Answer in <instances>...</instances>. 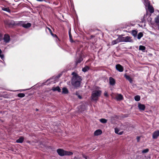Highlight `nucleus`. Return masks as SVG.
Masks as SVG:
<instances>
[{
	"label": "nucleus",
	"mask_w": 159,
	"mask_h": 159,
	"mask_svg": "<svg viewBox=\"0 0 159 159\" xmlns=\"http://www.w3.org/2000/svg\"><path fill=\"white\" fill-rule=\"evenodd\" d=\"M72 74L73 75L71 81L72 85L75 87H79L81 81V77L75 72L72 73Z\"/></svg>",
	"instance_id": "f257e3e1"
},
{
	"label": "nucleus",
	"mask_w": 159,
	"mask_h": 159,
	"mask_svg": "<svg viewBox=\"0 0 159 159\" xmlns=\"http://www.w3.org/2000/svg\"><path fill=\"white\" fill-rule=\"evenodd\" d=\"M101 93L102 92L99 88L96 90L93 91L91 96L92 99L96 101L98 100V98L100 96Z\"/></svg>",
	"instance_id": "f03ea898"
},
{
	"label": "nucleus",
	"mask_w": 159,
	"mask_h": 159,
	"mask_svg": "<svg viewBox=\"0 0 159 159\" xmlns=\"http://www.w3.org/2000/svg\"><path fill=\"white\" fill-rule=\"evenodd\" d=\"M58 154L60 156L65 155H71L73 154V153L70 152H68L64 151L61 149H58L57 150Z\"/></svg>",
	"instance_id": "7ed1b4c3"
},
{
	"label": "nucleus",
	"mask_w": 159,
	"mask_h": 159,
	"mask_svg": "<svg viewBox=\"0 0 159 159\" xmlns=\"http://www.w3.org/2000/svg\"><path fill=\"white\" fill-rule=\"evenodd\" d=\"M116 68L117 70L120 72H122L124 70L123 67L120 64L116 65Z\"/></svg>",
	"instance_id": "20e7f679"
},
{
	"label": "nucleus",
	"mask_w": 159,
	"mask_h": 159,
	"mask_svg": "<svg viewBox=\"0 0 159 159\" xmlns=\"http://www.w3.org/2000/svg\"><path fill=\"white\" fill-rule=\"evenodd\" d=\"M138 107L140 111H143L145 109V107L143 104L139 103Z\"/></svg>",
	"instance_id": "39448f33"
},
{
	"label": "nucleus",
	"mask_w": 159,
	"mask_h": 159,
	"mask_svg": "<svg viewBox=\"0 0 159 159\" xmlns=\"http://www.w3.org/2000/svg\"><path fill=\"white\" fill-rule=\"evenodd\" d=\"M116 99L117 101H120L123 99V96L120 94H117L116 96Z\"/></svg>",
	"instance_id": "423d86ee"
},
{
	"label": "nucleus",
	"mask_w": 159,
	"mask_h": 159,
	"mask_svg": "<svg viewBox=\"0 0 159 159\" xmlns=\"http://www.w3.org/2000/svg\"><path fill=\"white\" fill-rule=\"evenodd\" d=\"M159 136V130H157L153 133L152 135V138L153 139H156Z\"/></svg>",
	"instance_id": "0eeeda50"
},
{
	"label": "nucleus",
	"mask_w": 159,
	"mask_h": 159,
	"mask_svg": "<svg viewBox=\"0 0 159 159\" xmlns=\"http://www.w3.org/2000/svg\"><path fill=\"white\" fill-rule=\"evenodd\" d=\"M4 41L5 42L8 43L10 40V36L7 34H5L4 38Z\"/></svg>",
	"instance_id": "6e6552de"
},
{
	"label": "nucleus",
	"mask_w": 159,
	"mask_h": 159,
	"mask_svg": "<svg viewBox=\"0 0 159 159\" xmlns=\"http://www.w3.org/2000/svg\"><path fill=\"white\" fill-rule=\"evenodd\" d=\"M109 83L110 85H113L115 84V79L112 77L109 78Z\"/></svg>",
	"instance_id": "1a4fd4ad"
},
{
	"label": "nucleus",
	"mask_w": 159,
	"mask_h": 159,
	"mask_svg": "<svg viewBox=\"0 0 159 159\" xmlns=\"http://www.w3.org/2000/svg\"><path fill=\"white\" fill-rule=\"evenodd\" d=\"M22 26L25 28H28L31 26V24L30 23H27L22 24Z\"/></svg>",
	"instance_id": "9d476101"
},
{
	"label": "nucleus",
	"mask_w": 159,
	"mask_h": 159,
	"mask_svg": "<svg viewBox=\"0 0 159 159\" xmlns=\"http://www.w3.org/2000/svg\"><path fill=\"white\" fill-rule=\"evenodd\" d=\"M125 42H133V40L131 39V38L129 36H126L125 37Z\"/></svg>",
	"instance_id": "9b49d317"
},
{
	"label": "nucleus",
	"mask_w": 159,
	"mask_h": 159,
	"mask_svg": "<svg viewBox=\"0 0 159 159\" xmlns=\"http://www.w3.org/2000/svg\"><path fill=\"white\" fill-rule=\"evenodd\" d=\"M102 133V130L100 129H98L95 131L94 133L95 135L98 136L101 134Z\"/></svg>",
	"instance_id": "f8f14e48"
},
{
	"label": "nucleus",
	"mask_w": 159,
	"mask_h": 159,
	"mask_svg": "<svg viewBox=\"0 0 159 159\" xmlns=\"http://www.w3.org/2000/svg\"><path fill=\"white\" fill-rule=\"evenodd\" d=\"M24 140V138L23 137H20L18 139L16 140V142L17 143H21Z\"/></svg>",
	"instance_id": "ddd939ff"
},
{
	"label": "nucleus",
	"mask_w": 159,
	"mask_h": 159,
	"mask_svg": "<svg viewBox=\"0 0 159 159\" xmlns=\"http://www.w3.org/2000/svg\"><path fill=\"white\" fill-rule=\"evenodd\" d=\"M125 37H123L122 36H120L118 38V40L119 41V42H125Z\"/></svg>",
	"instance_id": "4468645a"
},
{
	"label": "nucleus",
	"mask_w": 159,
	"mask_h": 159,
	"mask_svg": "<svg viewBox=\"0 0 159 159\" xmlns=\"http://www.w3.org/2000/svg\"><path fill=\"white\" fill-rule=\"evenodd\" d=\"M52 89L54 91H57L58 92H60L61 90V89L58 86H57L56 87H53L52 88Z\"/></svg>",
	"instance_id": "2eb2a0df"
},
{
	"label": "nucleus",
	"mask_w": 159,
	"mask_h": 159,
	"mask_svg": "<svg viewBox=\"0 0 159 159\" xmlns=\"http://www.w3.org/2000/svg\"><path fill=\"white\" fill-rule=\"evenodd\" d=\"M144 4L146 7H148L150 5V2L148 0H143Z\"/></svg>",
	"instance_id": "dca6fc26"
},
{
	"label": "nucleus",
	"mask_w": 159,
	"mask_h": 159,
	"mask_svg": "<svg viewBox=\"0 0 159 159\" xmlns=\"http://www.w3.org/2000/svg\"><path fill=\"white\" fill-rule=\"evenodd\" d=\"M148 9L149 11L150 12V13H153L154 11V10L153 7H152L150 5L148 7Z\"/></svg>",
	"instance_id": "f3484780"
},
{
	"label": "nucleus",
	"mask_w": 159,
	"mask_h": 159,
	"mask_svg": "<svg viewBox=\"0 0 159 159\" xmlns=\"http://www.w3.org/2000/svg\"><path fill=\"white\" fill-rule=\"evenodd\" d=\"M119 129L117 128H116L115 129V132L116 134H118L119 135H122L123 134V131L120 132H119Z\"/></svg>",
	"instance_id": "a211bd4d"
},
{
	"label": "nucleus",
	"mask_w": 159,
	"mask_h": 159,
	"mask_svg": "<svg viewBox=\"0 0 159 159\" xmlns=\"http://www.w3.org/2000/svg\"><path fill=\"white\" fill-rule=\"evenodd\" d=\"M68 91L67 89L66 88H64L62 89V93L64 94H67Z\"/></svg>",
	"instance_id": "6ab92c4d"
},
{
	"label": "nucleus",
	"mask_w": 159,
	"mask_h": 159,
	"mask_svg": "<svg viewBox=\"0 0 159 159\" xmlns=\"http://www.w3.org/2000/svg\"><path fill=\"white\" fill-rule=\"evenodd\" d=\"M125 77L130 82V83H132V80L129 76L126 75H125Z\"/></svg>",
	"instance_id": "aec40b11"
},
{
	"label": "nucleus",
	"mask_w": 159,
	"mask_h": 159,
	"mask_svg": "<svg viewBox=\"0 0 159 159\" xmlns=\"http://www.w3.org/2000/svg\"><path fill=\"white\" fill-rule=\"evenodd\" d=\"M119 43V42L118 40V39L117 38L116 39L112 41V42H111V45H114L115 44H116V43Z\"/></svg>",
	"instance_id": "412c9836"
},
{
	"label": "nucleus",
	"mask_w": 159,
	"mask_h": 159,
	"mask_svg": "<svg viewBox=\"0 0 159 159\" xmlns=\"http://www.w3.org/2000/svg\"><path fill=\"white\" fill-rule=\"evenodd\" d=\"M155 22L157 24L159 23V16H157L155 18Z\"/></svg>",
	"instance_id": "4be33fe9"
},
{
	"label": "nucleus",
	"mask_w": 159,
	"mask_h": 159,
	"mask_svg": "<svg viewBox=\"0 0 159 159\" xmlns=\"http://www.w3.org/2000/svg\"><path fill=\"white\" fill-rule=\"evenodd\" d=\"M143 36V34L141 32H140L138 35L137 38L138 39H140Z\"/></svg>",
	"instance_id": "5701e85b"
},
{
	"label": "nucleus",
	"mask_w": 159,
	"mask_h": 159,
	"mask_svg": "<svg viewBox=\"0 0 159 159\" xmlns=\"http://www.w3.org/2000/svg\"><path fill=\"white\" fill-rule=\"evenodd\" d=\"M100 121L103 123H106L107 121V120L105 119H101L100 120Z\"/></svg>",
	"instance_id": "b1692460"
},
{
	"label": "nucleus",
	"mask_w": 159,
	"mask_h": 159,
	"mask_svg": "<svg viewBox=\"0 0 159 159\" xmlns=\"http://www.w3.org/2000/svg\"><path fill=\"white\" fill-rule=\"evenodd\" d=\"M140 97L139 96H136L134 97V99L135 101H138L140 100Z\"/></svg>",
	"instance_id": "393cba45"
},
{
	"label": "nucleus",
	"mask_w": 159,
	"mask_h": 159,
	"mask_svg": "<svg viewBox=\"0 0 159 159\" xmlns=\"http://www.w3.org/2000/svg\"><path fill=\"white\" fill-rule=\"evenodd\" d=\"M25 96V94L24 93H19L18 94V96L20 98L24 97Z\"/></svg>",
	"instance_id": "a878e982"
},
{
	"label": "nucleus",
	"mask_w": 159,
	"mask_h": 159,
	"mask_svg": "<svg viewBox=\"0 0 159 159\" xmlns=\"http://www.w3.org/2000/svg\"><path fill=\"white\" fill-rule=\"evenodd\" d=\"M145 49V47L143 46H140L139 47V49L144 51Z\"/></svg>",
	"instance_id": "bb28decb"
},
{
	"label": "nucleus",
	"mask_w": 159,
	"mask_h": 159,
	"mask_svg": "<svg viewBox=\"0 0 159 159\" xmlns=\"http://www.w3.org/2000/svg\"><path fill=\"white\" fill-rule=\"evenodd\" d=\"M2 10L3 11H7L8 12H10V10L8 8H3L2 9Z\"/></svg>",
	"instance_id": "cd10ccee"
},
{
	"label": "nucleus",
	"mask_w": 159,
	"mask_h": 159,
	"mask_svg": "<svg viewBox=\"0 0 159 159\" xmlns=\"http://www.w3.org/2000/svg\"><path fill=\"white\" fill-rule=\"evenodd\" d=\"M89 69V67L88 66H86L84 68L82 69V70L84 72H86Z\"/></svg>",
	"instance_id": "c85d7f7f"
},
{
	"label": "nucleus",
	"mask_w": 159,
	"mask_h": 159,
	"mask_svg": "<svg viewBox=\"0 0 159 159\" xmlns=\"http://www.w3.org/2000/svg\"><path fill=\"white\" fill-rule=\"evenodd\" d=\"M83 60V59L82 57H80L78 60L76 61V63L78 64V63H80Z\"/></svg>",
	"instance_id": "c756f323"
},
{
	"label": "nucleus",
	"mask_w": 159,
	"mask_h": 159,
	"mask_svg": "<svg viewBox=\"0 0 159 159\" xmlns=\"http://www.w3.org/2000/svg\"><path fill=\"white\" fill-rule=\"evenodd\" d=\"M149 151V149L148 148L145 149L143 150L142 151L143 153H146L148 152Z\"/></svg>",
	"instance_id": "7c9ffc66"
},
{
	"label": "nucleus",
	"mask_w": 159,
	"mask_h": 159,
	"mask_svg": "<svg viewBox=\"0 0 159 159\" xmlns=\"http://www.w3.org/2000/svg\"><path fill=\"white\" fill-rule=\"evenodd\" d=\"M132 34H133V35L134 36H135L137 34V32L135 30H133L132 31Z\"/></svg>",
	"instance_id": "2f4dec72"
},
{
	"label": "nucleus",
	"mask_w": 159,
	"mask_h": 159,
	"mask_svg": "<svg viewBox=\"0 0 159 159\" xmlns=\"http://www.w3.org/2000/svg\"><path fill=\"white\" fill-rule=\"evenodd\" d=\"M47 29H48V30H49V32H50V33L51 34V35H53V34L52 33V31L49 28H48Z\"/></svg>",
	"instance_id": "473e14b6"
},
{
	"label": "nucleus",
	"mask_w": 159,
	"mask_h": 159,
	"mask_svg": "<svg viewBox=\"0 0 159 159\" xmlns=\"http://www.w3.org/2000/svg\"><path fill=\"white\" fill-rule=\"evenodd\" d=\"M140 139V137L139 136H138L137 138V142H139Z\"/></svg>",
	"instance_id": "72a5a7b5"
},
{
	"label": "nucleus",
	"mask_w": 159,
	"mask_h": 159,
	"mask_svg": "<svg viewBox=\"0 0 159 159\" xmlns=\"http://www.w3.org/2000/svg\"><path fill=\"white\" fill-rule=\"evenodd\" d=\"M69 37H70V40H71V39L72 38V37H71V34H70V32H69Z\"/></svg>",
	"instance_id": "f704fd0d"
},
{
	"label": "nucleus",
	"mask_w": 159,
	"mask_h": 159,
	"mask_svg": "<svg viewBox=\"0 0 159 159\" xmlns=\"http://www.w3.org/2000/svg\"><path fill=\"white\" fill-rule=\"evenodd\" d=\"M0 57L2 59L4 57V55H0Z\"/></svg>",
	"instance_id": "c9c22d12"
},
{
	"label": "nucleus",
	"mask_w": 159,
	"mask_h": 159,
	"mask_svg": "<svg viewBox=\"0 0 159 159\" xmlns=\"http://www.w3.org/2000/svg\"><path fill=\"white\" fill-rule=\"evenodd\" d=\"M104 95L105 96H107V92H105L104 93Z\"/></svg>",
	"instance_id": "e433bc0d"
},
{
	"label": "nucleus",
	"mask_w": 159,
	"mask_h": 159,
	"mask_svg": "<svg viewBox=\"0 0 159 159\" xmlns=\"http://www.w3.org/2000/svg\"><path fill=\"white\" fill-rule=\"evenodd\" d=\"M78 97L80 99H81V98H82L79 95H78Z\"/></svg>",
	"instance_id": "4c0bfd02"
},
{
	"label": "nucleus",
	"mask_w": 159,
	"mask_h": 159,
	"mask_svg": "<svg viewBox=\"0 0 159 159\" xmlns=\"http://www.w3.org/2000/svg\"><path fill=\"white\" fill-rule=\"evenodd\" d=\"M53 37H56L57 35L56 34H53V35H52Z\"/></svg>",
	"instance_id": "58836bf2"
},
{
	"label": "nucleus",
	"mask_w": 159,
	"mask_h": 159,
	"mask_svg": "<svg viewBox=\"0 0 159 159\" xmlns=\"http://www.w3.org/2000/svg\"><path fill=\"white\" fill-rule=\"evenodd\" d=\"M36 0L38 1H41V2H42L43 1V0Z\"/></svg>",
	"instance_id": "ea45409f"
},
{
	"label": "nucleus",
	"mask_w": 159,
	"mask_h": 159,
	"mask_svg": "<svg viewBox=\"0 0 159 159\" xmlns=\"http://www.w3.org/2000/svg\"><path fill=\"white\" fill-rule=\"evenodd\" d=\"M2 52V51L0 49V55L1 54Z\"/></svg>",
	"instance_id": "a19ab883"
},
{
	"label": "nucleus",
	"mask_w": 159,
	"mask_h": 159,
	"mask_svg": "<svg viewBox=\"0 0 159 159\" xmlns=\"http://www.w3.org/2000/svg\"><path fill=\"white\" fill-rule=\"evenodd\" d=\"M0 37H1V35L0 34Z\"/></svg>",
	"instance_id": "79ce46f5"
},
{
	"label": "nucleus",
	"mask_w": 159,
	"mask_h": 159,
	"mask_svg": "<svg viewBox=\"0 0 159 159\" xmlns=\"http://www.w3.org/2000/svg\"><path fill=\"white\" fill-rule=\"evenodd\" d=\"M74 159H76V158H75Z\"/></svg>",
	"instance_id": "37998d69"
}]
</instances>
